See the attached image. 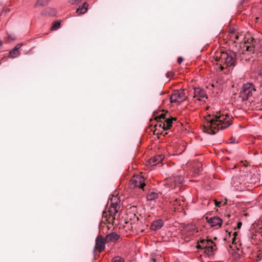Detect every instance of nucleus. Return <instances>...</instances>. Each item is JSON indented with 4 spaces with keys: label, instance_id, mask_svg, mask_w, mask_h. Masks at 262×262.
I'll list each match as a JSON object with an SVG mask.
<instances>
[{
    "label": "nucleus",
    "instance_id": "nucleus-1",
    "mask_svg": "<svg viewBox=\"0 0 262 262\" xmlns=\"http://www.w3.org/2000/svg\"><path fill=\"white\" fill-rule=\"evenodd\" d=\"M205 120L204 132L211 135L215 134L220 129L227 128L232 124L231 117L227 114H222L220 112L209 115Z\"/></svg>",
    "mask_w": 262,
    "mask_h": 262
},
{
    "label": "nucleus",
    "instance_id": "nucleus-2",
    "mask_svg": "<svg viewBox=\"0 0 262 262\" xmlns=\"http://www.w3.org/2000/svg\"><path fill=\"white\" fill-rule=\"evenodd\" d=\"M196 247L204 249V252L209 255L213 253L215 249V245L210 239H201Z\"/></svg>",
    "mask_w": 262,
    "mask_h": 262
},
{
    "label": "nucleus",
    "instance_id": "nucleus-3",
    "mask_svg": "<svg viewBox=\"0 0 262 262\" xmlns=\"http://www.w3.org/2000/svg\"><path fill=\"white\" fill-rule=\"evenodd\" d=\"M255 90L254 86L249 83L243 85L240 92L239 97L243 101L248 100L252 96Z\"/></svg>",
    "mask_w": 262,
    "mask_h": 262
},
{
    "label": "nucleus",
    "instance_id": "nucleus-4",
    "mask_svg": "<svg viewBox=\"0 0 262 262\" xmlns=\"http://www.w3.org/2000/svg\"><path fill=\"white\" fill-rule=\"evenodd\" d=\"M186 98V95L184 92V90L180 89L174 90L172 92L170 97V101L171 103H181L184 101Z\"/></svg>",
    "mask_w": 262,
    "mask_h": 262
},
{
    "label": "nucleus",
    "instance_id": "nucleus-5",
    "mask_svg": "<svg viewBox=\"0 0 262 262\" xmlns=\"http://www.w3.org/2000/svg\"><path fill=\"white\" fill-rule=\"evenodd\" d=\"M183 177L180 175H173L171 178L168 179L164 185H167L169 189L174 188L179 186L183 181Z\"/></svg>",
    "mask_w": 262,
    "mask_h": 262
},
{
    "label": "nucleus",
    "instance_id": "nucleus-6",
    "mask_svg": "<svg viewBox=\"0 0 262 262\" xmlns=\"http://www.w3.org/2000/svg\"><path fill=\"white\" fill-rule=\"evenodd\" d=\"M110 207L109 209V213L110 217H112V220H115V215L116 213L118 212L117 207L119 205V203H120V201L117 196H114L112 198H111L110 200Z\"/></svg>",
    "mask_w": 262,
    "mask_h": 262
},
{
    "label": "nucleus",
    "instance_id": "nucleus-7",
    "mask_svg": "<svg viewBox=\"0 0 262 262\" xmlns=\"http://www.w3.org/2000/svg\"><path fill=\"white\" fill-rule=\"evenodd\" d=\"M221 59L224 61L228 67L232 66L234 64L235 60V54L234 52L231 51L223 53L221 55Z\"/></svg>",
    "mask_w": 262,
    "mask_h": 262
},
{
    "label": "nucleus",
    "instance_id": "nucleus-8",
    "mask_svg": "<svg viewBox=\"0 0 262 262\" xmlns=\"http://www.w3.org/2000/svg\"><path fill=\"white\" fill-rule=\"evenodd\" d=\"M130 187H139L143 189L145 186L144 178L140 175L134 176L129 182Z\"/></svg>",
    "mask_w": 262,
    "mask_h": 262
},
{
    "label": "nucleus",
    "instance_id": "nucleus-9",
    "mask_svg": "<svg viewBox=\"0 0 262 262\" xmlns=\"http://www.w3.org/2000/svg\"><path fill=\"white\" fill-rule=\"evenodd\" d=\"M246 183L245 179L242 176L238 177L234 176L232 177L231 180V185L236 190H241L242 189V185H244Z\"/></svg>",
    "mask_w": 262,
    "mask_h": 262
},
{
    "label": "nucleus",
    "instance_id": "nucleus-10",
    "mask_svg": "<svg viewBox=\"0 0 262 262\" xmlns=\"http://www.w3.org/2000/svg\"><path fill=\"white\" fill-rule=\"evenodd\" d=\"M159 119H163L164 120V122H161L159 124V126L162 127L164 130H167L169 129L172 125L173 120H175V119H165V115L161 114L159 116Z\"/></svg>",
    "mask_w": 262,
    "mask_h": 262
},
{
    "label": "nucleus",
    "instance_id": "nucleus-11",
    "mask_svg": "<svg viewBox=\"0 0 262 262\" xmlns=\"http://www.w3.org/2000/svg\"><path fill=\"white\" fill-rule=\"evenodd\" d=\"M194 98L195 99V100L201 101L203 98H207L206 93L205 91L202 89L195 88L194 89Z\"/></svg>",
    "mask_w": 262,
    "mask_h": 262
},
{
    "label": "nucleus",
    "instance_id": "nucleus-12",
    "mask_svg": "<svg viewBox=\"0 0 262 262\" xmlns=\"http://www.w3.org/2000/svg\"><path fill=\"white\" fill-rule=\"evenodd\" d=\"M105 247V242L103 238L101 236L98 237L96 240L95 248L101 252L104 249Z\"/></svg>",
    "mask_w": 262,
    "mask_h": 262
},
{
    "label": "nucleus",
    "instance_id": "nucleus-13",
    "mask_svg": "<svg viewBox=\"0 0 262 262\" xmlns=\"http://www.w3.org/2000/svg\"><path fill=\"white\" fill-rule=\"evenodd\" d=\"M196 230V227L194 225L189 224L187 225L184 230L183 233L186 234V236H189L194 234L195 231Z\"/></svg>",
    "mask_w": 262,
    "mask_h": 262
},
{
    "label": "nucleus",
    "instance_id": "nucleus-14",
    "mask_svg": "<svg viewBox=\"0 0 262 262\" xmlns=\"http://www.w3.org/2000/svg\"><path fill=\"white\" fill-rule=\"evenodd\" d=\"M222 222V220L217 216L210 217L208 220V223L211 227L216 226H221Z\"/></svg>",
    "mask_w": 262,
    "mask_h": 262
},
{
    "label": "nucleus",
    "instance_id": "nucleus-15",
    "mask_svg": "<svg viewBox=\"0 0 262 262\" xmlns=\"http://www.w3.org/2000/svg\"><path fill=\"white\" fill-rule=\"evenodd\" d=\"M164 225L163 220L159 219L153 222L150 226V229L154 231H157L160 229Z\"/></svg>",
    "mask_w": 262,
    "mask_h": 262
},
{
    "label": "nucleus",
    "instance_id": "nucleus-16",
    "mask_svg": "<svg viewBox=\"0 0 262 262\" xmlns=\"http://www.w3.org/2000/svg\"><path fill=\"white\" fill-rule=\"evenodd\" d=\"M163 159L164 156L162 155H157L154 157L153 158L150 159L149 163L150 164L155 165L162 161Z\"/></svg>",
    "mask_w": 262,
    "mask_h": 262
},
{
    "label": "nucleus",
    "instance_id": "nucleus-17",
    "mask_svg": "<svg viewBox=\"0 0 262 262\" xmlns=\"http://www.w3.org/2000/svg\"><path fill=\"white\" fill-rule=\"evenodd\" d=\"M88 6L89 4L86 2L84 3L82 6L77 9L76 12L81 14H84L88 10Z\"/></svg>",
    "mask_w": 262,
    "mask_h": 262
},
{
    "label": "nucleus",
    "instance_id": "nucleus-18",
    "mask_svg": "<svg viewBox=\"0 0 262 262\" xmlns=\"http://www.w3.org/2000/svg\"><path fill=\"white\" fill-rule=\"evenodd\" d=\"M107 238L111 241L115 242L120 238V235L116 233L113 232L107 235Z\"/></svg>",
    "mask_w": 262,
    "mask_h": 262
},
{
    "label": "nucleus",
    "instance_id": "nucleus-19",
    "mask_svg": "<svg viewBox=\"0 0 262 262\" xmlns=\"http://www.w3.org/2000/svg\"><path fill=\"white\" fill-rule=\"evenodd\" d=\"M10 57L11 58H15L18 56L20 54L19 51L18 50H15L14 48L12 49L10 52Z\"/></svg>",
    "mask_w": 262,
    "mask_h": 262
},
{
    "label": "nucleus",
    "instance_id": "nucleus-20",
    "mask_svg": "<svg viewBox=\"0 0 262 262\" xmlns=\"http://www.w3.org/2000/svg\"><path fill=\"white\" fill-rule=\"evenodd\" d=\"M45 13L50 16H54L56 13V11L54 8H48L45 10Z\"/></svg>",
    "mask_w": 262,
    "mask_h": 262
},
{
    "label": "nucleus",
    "instance_id": "nucleus-21",
    "mask_svg": "<svg viewBox=\"0 0 262 262\" xmlns=\"http://www.w3.org/2000/svg\"><path fill=\"white\" fill-rule=\"evenodd\" d=\"M158 197V194L156 192H151L147 195L148 200H153Z\"/></svg>",
    "mask_w": 262,
    "mask_h": 262
},
{
    "label": "nucleus",
    "instance_id": "nucleus-22",
    "mask_svg": "<svg viewBox=\"0 0 262 262\" xmlns=\"http://www.w3.org/2000/svg\"><path fill=\"white\" fill-rule=\"evenodd\" d=\"M170 203L173 206H178L181 205V201L180 200H178L177 199H176L175 200H174L173 201H171Z\"/></svg>",
    "mask_w": 262,
    "mask_h": 262
},
{
    "label": "nucleus",
    "instance_id": "nucleus-23",
    "mask_svg": "<svg viewBox=\"0 0 262 262\" xmlns=\"http://www.w3.org/2000/svg\"><path fill=\"white\" fill-rule=\"evenodd\" d=\"M60 23L59 21H55L53 24L52 29V30H56L60 27Z\"/></svg>",
    "mask_w": 262,
    "mask_h": 262
},
{
    "label": "nucleus",
    "instance_id": "nucleus-24",
    "mask_svg": "<svg viewBox=\"0 0 262 262\" xmlns=\"http://www.w3.org/2000/svg\"><path fill=\"white\" fill-rule=\"evenodd\" d=\"M112 262H124V261L122 258L116 256L113 258Z\"/></svg>",
    "mask_w": 262,
    "mask_h": 262
},
{
    "label": "nucleus",
    "instance_id": "nucleus-25",
    "mask_svg": "<svg viewBox=\"0 0 262 262\" xmlns=\"http://www.w3.org/2000/svg\"><path fill=\"white\" fill-rule=\"evenodd\" d=\"M7 38L9 41L14 40L16 39V37L14 35L9 34H7Z\"/></svg>",
    "mask_w": 262,
    "mask_h": 262
},
{
    "label": "nucleus",
    "instance_id": "nucleus-26",
    "mask_svg": "<svg viewBox=\"0 0 262 262\" xmlns=\"http://www.w3.org/2000/svg\"><path fill=\"white\" fill-rule=\"evenodd\" d=\"M244 48H246V51H247L253 52L254 50V47L253 46L245 45L244 46Z\"/></svg>",
    "mask_w": 262,
    "mask_h": 262
},
{
    "label": "nucleus",
    "instance_id": "nucleus-27",
    "mask_svg": "<svg viewBox=\"0 0 262 262\" xmlns=\"http://www.w3.org/2000/svg\"><path fill=\"white\" fill-rule=\"evenodd\" d=\"M82 0H69V3L71 5H78Z\"/></svg>",
    "mask_w": 262,
    "mask_h": 262
},
{
    "label": "nucleus",
    "instance_id": "nucleus-28",
    "mask_svg": "<svg viewBox=\"0 0 262 262\" xmlns=\"http://www.w3.org/2000/svg\"><path fill=\"white\" fill-rule=\"evenodd\" d=\"M237 142H238V141L236 139V138L235 137H231V138L230 139V143H237Z\"/></svg>",
    "mask_w": 262,
    "mask_h": 262
},
{
    "label": "nucleus",
    "instance_id": "nucleus-29",
    "mask_svg": "<svg viewBox=\"0 0 262 262\" xmlns=\"http://www.w3.org/2000/svg\"><path fill=\"white\" fill-rule=\"evenodd\" d=\"M23 46V44L22 43H18L17 44L15 47V48H14V49L15 50H18L19 51V49L21 48V47Z\"/></svg>",
    "mask_w": 262,
    "mask_h": 262
},
{
    "label": "nucleus",
    "instance_id": "nucleus-30",
    "mask_svg": "<svg viewBox=\"0 0 262 262\" xmlns=\"http://www.w3.org/2000/svg\"><path fill=\"white\" fill-rule=\"evenodd\" d=\"M238 35H236V34H233V39H234V41H235V40H237L238 39Z\"/></svg>",
    "mask_w": 262,
    "mask_h": 262
},
{
    "label": "nucleus",
    "instance_id": "nucleus-31",
    "mask_svg": "<svg viewBox=\"0 0 262 262\" xmlns=\"http://www.w3.org/2000/svg\"><path fill=\"white\" fill-rule=\"evenodd\" d=\"M183 61V58L181 57H179L177 60V62L180 64Z\"/></svg>",
    "mask_w": 262,
    "mask_h": 262
},
{
    "label": "nucleus",
    "instance_id": "nucleus-32",
    "mask_svg": "<svg viewBox=\"0 0 262 262\" xmlns=\"http://www.w3.org/2000/svg\"><path fill=\"white\" fill-rule=\"evenodd\" d=\"M233 235H234V237H233V239H232V243H233L235 241V236L237 235V233L236 232H234Z\"/></svg>",
    "mask_w": 262,
    "mask_h": 262
},
{
    "label": "nucleus",
    "instance_id": "nucleus-33",
    "mask_svg": "<svg viewBox=\"0 0 262 262\" xmlns=\"http://www.w3.org/2000/svg\"><path fill=\"white\" fill-rule=\"evenodd\" d=\"M242 223L241 222H238L237 223V228L238 229H239L241 228V226H242Z\"/></svg>",
    "mask_w": 262,
    "mask_h": 262
},
{
    "label": "nucleus",
    "instance_id": "nucleus-34",
    "mask_svg": "<svg viewBox=\"0 0 262 262\" xmlns=\"http://www.w3.org/2000/svg\"><path fill=\"white\" fill-rule=\"evenodd\" d=\"M221 204V202H218V201H215V205L216 206H218L219 207L220 206V204Z\"/></svg>",
    "mask_w": 262,
    "mask_h": 262
},
{
    "label": "nucleus",
    "instance_id": "nucleus-35",
    "mask_svg": "<svg viewBox=\"0 0 262 262\" xmlns=\"http://www.w3.org/2000/svg\"><path fill=\"white\" fill-rule=\"evenodd\" d=\"M200 171H201V170H200V168H198V169H197V171H196V174H199V172H200Z\"/></svg>",
    "mask_w": 262,
    "mask_h": 262
},
{
    "label": "nucleus",
    "instance_id": "nucleus-36",
    "mask_svg": "<svg viewBox=\"0 0 262 262\" xmlns=\"http://www.w3.org/2000/svg\"><path fill=\"white\" fill-rule=\"evenodd\" d=\"M166 76H167V77H169V76H170V73H169V72L167 73V74H166Z\"/></svg>",
    "mask_w": 262,
    "mask_h": 262
},
{
    "label": "nucleus",
    "instance_id": "nucleus-37",
    "mask_svg": "<svg viewBox=\"0 0 262 262\" xmlns=\"http://www.w3.org/2000/svg\"><path fill=\"white\" fill-rule=\"evenodd\" d=\"M3 45V42L2 41L0 40V46H2Z\"/></svg>",
    "mask_w": 262,
    "mask_h": 262
},
{
    "label": "nucleus",
    "instance_id": "nucleus-38",
    "mask_svg": "<svg viewBox=\"0 0 262 262\" xmlns=\"http://www.w3.org/2000/svg\"><path fill=\"white\" fill-rule=\"evenodd\" d=\"M37 5H41L40 3H39V0H38L37 2Z\"/></svg>",
    "mask_w": 262,
    "mask_h": 262
},
{
    "label": "nucleus",
    "instance_id": "nucleus-39",
    "mask_svg": "<svg viewBox=\"0 0 262 262\" xmlns=\"http://www.w3.org/2000/svg\"><path fill=\"white\" fill-rule=\"evenodd\" d=\"M154 262H156V259H153Z\"/></svg>",
    "mask_w": 262,
    "mask_h": 262
}]
</instances>
